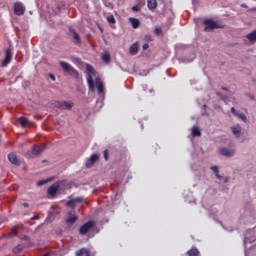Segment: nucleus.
Here are the masks:
<instances>
[{"instance_id": "obj_33", "label": "nucleus", "mask_w": 256, "mask_h": 256, "mask_svg": "<svg viewBox=\"0 0 256 256\" xmlns=\"http://www.w3.org/2000/svg\"><path fill=\"white\" fill-rule=\"evenodd\" d=\"M211 170L214 171L215 175H216L217 173H219V167H217V166H212V167H211Z\"/></svg>"}, {"instance_id": "obj_35", "label": "nucleus", "mask_w": 256, "mask_h": 256, "mask_svg": "<svg viewBox=\"0 0 256 256\" xmlns=\"http://www.w3.org/2000/svg\"><path fill=\"white\" fill-rule=\"evenodd\" d=\"M142 49H143V51H147V49H149V44L148 43L144 44L142 46Z\"/></svg>"}, {"instance_id": "obj_44", "label": "nucleus", "mask_w": 256, "mask_h": 256, "mask_svg": "<svg viewBox=\"0 0 256 256\" xmlns=\"http://www.w3.org/2000/svg\"><path fill=\"white\" fill-rule=\"evenodd\" d=\"M223 91H229V88L222 87Z\"/></svg>"}, {"instance_id": "obj_40", "label": "nucleus", "mask_w": 256, "mask_h": 256, "mask_svg": "<svg viewBox=\"0 0 256 256\" xmlns=\"http://www.w3.org/2000/svg\"><path fill=\"white\" fill-rule=\"evenodd\" d=\"M215 175H216L217 179H223V176H221V175L219 174V172L216 173Z\"/></svg>"}, {"instance_id": "obj_10", "label": "nucleus", "mask_w": 256, "mask_h": 256, "mask_svg": "<svg viewBox=\"0 0 256 256\" xmlns=\"http://www.w3.org/2000/svg\"><path fill=\"white\" fill-rule=\"evenodd\" d=\"M61 186L59 185V183H54L52 184L49 188H48V197H50L51 199H53V197H55V195H57V191H59V188Z\"/></svg>"}, {"instance_id": "obj_12", "label": "nucleus", "mask_w": 256, "mask_h": 256, "mask_svg": "<svg viewBox=\"0 0 256 256\" xmlns=\"http://www.w3.org/2000/svg\"><path fill=\"white\" fill-rule=\"evenodd\" d=\"M8 161H10L12 165H16V167H19V165H21V160H19V157H17V154H15V152L8 154Z\"/></svg>"}, {"instance_id": "obj_15", "label": "nucleus", "mask_w": 256, "mask_h": 256, "mask_svg": "<svg viewBox=\"0 0 256 256\" xmlns=\"http://www.w3.org/2000/svg\"><path fill=\"white\" fill-rule=\"evenodd\" d=\"M130 55H137L139 53V42H134L129 48Z\"/></svg>"}, {"instance_id": "obj_30", "label": "nucleus", "mask_w": 256, "mask_h": 256, "mask_svg": "<svg viewBox=\"0 0 256 256\" xmlns=\"http://www.w3.org/2000/svg\"><path fill=\"white\" fill-rule=\"evenodd\" d=\"M17 229H15V228H12L11 230H10V232H9V236L10 237H16V235H17Z\"/></svg>"}, {"instance_id": "obj_17", "label": "nucleus", "mask_w": 256, "mask_h": 256, "mask_svg": "<svg viewBox=\"0 0 256 256\" xmlns=\"http://www.w3.org/2000/svg\"><path fill=\"white\" fill-rule=\"evenodd\" d=\"M76 256H91V251H89V249L87 248H81L78 251H76L75 253Z\"/></svg>"}, {"instance_id": "obj_36", "label": "nucleus", "mask_w": 256, "mask_h": 256, "mask_svg": "<svg viewBox=\"0 0 256 256\" xmlns=\"http://www.w3.org/2000/svg\"><path fill=\"white\" fill-rule=\"evenodd\" d=\"M231 113H233V115H235L237 117L238 112H237V110H235V107L231 108Z\"/></svg>"}, {"instance_id": "obj_24", "label": "nucleus", "mask_w": 256, "mask_h": 256, "mask_svg": "<svg viewBox=\"0 0 256 256\" xmlns=\"http://www.w3.org/2000/svg\"><path fill=\"white\" fill-rule=\"evenodd\" d=\"M192 137H201V130L199 129V127L194 126L192 128Z\"/></svg>"}, {"instance_id": "obj_42", "label": "nucleus", "mask_w": 256, "mask_h": 256, "mask_svg": "<svg viewBox=\"0 0 256 256\" xmlns=\"http://www.w3.org/2000/svg\"><path fill=\"white\" fill-rule=\"evenodd\" d=\"M50 78L52 79V81H55V76L53 74H50Z\"/></svg>"}, {"instance_id": "obj_45", "label": "nucleus", "mask_w": 256, "mask_h": 256, "mask_svg": "<svg viewBox=\"0 0 256 256\" xmlns=\"http://www.w3.org/2000/svg\"><path fill=\"white\" fill-rule=\"evenodd\" d=\"M216 95H217L218 97H221V92H216Z\"/></svg>"}, {"instance_id": "obj_14", "label": "nucleus", "mask_w": 256, "mask_h": 256, "mask_svg": "<svg viewBox=\"0 0 256 256\" xmlns=\"http://www.w3.org/2000/svg\"><path fill=\"white\" fill-rule=\"evenodd\" d=\"M99 161V154H92L90 159L86 162V167H91V165Z\"/></svg>"}, {"instance_id": "obj_26", "label": "nucleus", "mask_w": 256, "mask_h": 256, "mask_svg": "<svg viewBox=\"0 0 256 256\" xmlns=\"http://www.w3.org/2000/svg\"><path fill=\"white\" fill-rule=\"evenodd\" d=\"M102 61L104 63H111V54H109V52H106L105 54H103Z\"/></svg>"}, {"instance_id": "obj_43", "label": "nucleus", "mask_w": 256, "mask_h": 256, "mask_svg": "<svg viewBox=\"0 0 256 256\" xmlns=\"http://www.w3.org/2000/svg\"><path fill=\"white\" fill-rule=\"evenodd\" d=\"M23 207H29V203H24Z\"/></svg>"}, {"instance_id": "obj_29", "label": "nucleus", "mask_w": 256, "mask_h": 256, "mask_svg": "<svg viewBox=\"0 0 256 256\" xmlns=\"http://www.w3.org/2000/svg\"><path fill=\"white\" fill-rule=\"evenodd\" d=\"M236 117H238L239 119H241L242 121H244V123H247V116H245V114H243V113H238V114H236Z\"/></svg>"}, {"instance_id": "obj_22", "label": "nucleus", "mask_w": 256, "mask_h": 256, "mask_svg": "<svg viewBox=\"0 0 256 256\" xmlns=\"http://www.w3.org/2000/svg\"><path fill=\"white\" fill-rule=\"evenodd\" d=\"M147 7L150 10L157 9V0H147Z\"/></svg>"}, {"instance_id": "obj_4", "label": "nucleus", "mask_w": 256, "mask_h": 256, "mask_svg": "<svg viewBox=\"0 0 256 256\" xmlns=\"http://www.w3.org/2000/svg\"><path fill=\"white\" fill-rule=\"evenodd\" d=\"M45 149H47L46 144H41V146H39V145L33 146L32 151L30 153V157H37V155H41V153H43V151H45Z\"/></svg>"}, {"instance_id": "obj_21", "label": "nucleus", "mask_w": 256, "mask_h": 256, "mask_svg": "<svg viewBox=\"0 0 256 256\" xmlns=\"http://www.w3.org/2000/svg\"><path fill=\"white\" fill-rule=\"evenodd\" d=\"M70 33H73V39L76 43L81 44V36H79V33L77 31L70 29Z\"/></svg>"}, {"instance_id": "obj_32", "label": "nucleus", "mask_w": 256, "mask_h": 256, "mask_svg": "<svg viewBox=\"0 0 256 256\" xmlns=\"http://www.w3.org/2000/svg\"><path fill=\"white\" fill-rule=\"evenodd\" d=\"M104 159L105 161H109V150H104Z\"/></svg>"}, {"instance_id": "obj_13", "label": "nucleus", "mask_w": 256, "mask_h": 256, "mask_svg": "<svg viewBox=\"0 0 256 256\" xmlns=\"http://www.w3.org/2000/svg\"><path fill=\"white\" fill-rule=\"evenodd\" d=\"M220 155H223L224 157H233L235 155L234 149H227V148H220Z\"/></svg>"}, {"instance_id": "obj_9", "label": "nucleus", "mask_w": 256, "mask_h": 256, "mask_svg": "<svg viewBox=\"0 0 256 256\" xmlns=\"http://www.w3.org/2000/svg\"><path fill=\"white\" fill-rule=\"evenodd\" d=\"M13 59V53L11 52V49H6L5 51V58L2 61L1 66L2 67H7L9 65V63H11V60Z\"/></svg>"}, {"instance_id": "obj_8", "label": "nucleus", "mask_w": 256, "mask_h": 256, "mask_svg": "<svg viewBox=\"0 0 256 256\" xmlns=\"http://www.w3.org/2000/svg\"><path fill=\"white\" fill-rule=\"evenodd\" d=\"M14 13L18 16L25 15V5L22 2H15Z\"/></svg>"}, {"instance_id": "obj_11", "label": "nucleus", "mask_w": 256, "mask_h": 256, "mask_svg": "<svg viewBox=\"0 0 256 256\" xmlns=\"http://www.w3.org/2000/svg\"><path fill=\"white\" fill-rule=\"evenodd\" d=\"M79 203H83V197H76L71 199L70 201H68L66 203L67 207H70V209H75V207H77V205H79Z\"/></svg>"}, {"instance_id": "obj_6", "label": "nucleus", "mask_w": 256, "mask_h": 256, "mask_svg": "<svg viewBox=\"0 0 256 256\" xmlns=\"http://www.w3.org/2000/svg\"><path fill=\"white\" fill-rule=\"evenodd\" d=\"M55 107H57V109H61L62 111H65V110L69 111L73 109V104L67 101H58L55 103Z\"/></svg>"}, {"instance_id": "obj_38", "label": "nucleus", "mask_w": 256, "mask_h": 256, "mask_svg": "<svg viewBox=\"0 0 256 256\" xmlns=\"http://www.w3.org/2000/svg\"><path fill=\"white\" fill-rule=\"evenodd\" d=\"M22 239H23V241H29V236L24 235V236L22 237Z\"/></svg>"}, {"instance_id": "obj_41", "label": "nucleus", "mask_w": 256, "mask_h": 256, "mask_svg": "<svg viewBox=\"0 0 256 256\" xmlns=\"http://www.w3.org/2000/svg\"><path fill=\"white\" fill-rule=\"evenodd\" d=\"M31 219L32 221H37V219H39V216H33Z\"/></svg>"}, {"instance_id": "obj_7", "label": "nucleus", "mask_w": 256, "mask_h": 256, "mask_svg": "<svg viewBox=\"0 0 256 256\" xmlns=\"http://www.w3.org/2000/svg\"><path fill=\"white\" fill-rule=\"evenodd\" d=\"M204 25H205L204 31L206 32L211 31L213 29H219V24H217V22L211 19L205 20Z\"/></svg>"}, {"instance_id": "obj_28", "label": "nucleus", "mask_w": 256, "mask_h": 256, "mask_svg": "<svg viewBox=\"0 0 256 256\" xmlns=\"http://www.w3.org/2000/svg\"><path fill=\"white\" fill-rule=\"evenodd\" d=\"M106 19H107L108 23H110L112 25H115L117 23V20L115 19V16H113V15L107 16Z\"/></svg>"}, {"instance_id": "obj_2", "label": "nucleus", "mask_w": 256, "mask_h": 256, "mask_svg": "<svg viewBox=\"0 0 256 256\" xmlns=\"http://www.w3.org/2000/svg\"><path fill=\"white\" fill-rule=\"evenodd\" d=\"M87 70V83L89 87V91L92 93L95 91V82L93 81V75H95V69L91 65H87L86 67Z\"/></svg>"}, {"instance_id": "obj_31", "label": "nucleus", "mask_w": 256, "mask_h": 256, "mask_svg": "<svg viewBox=\"0 0 256 256\" xmlns=\"http://www.w3.org/2000/svg\"><path fill=\"white\" fill-rule=\"evenodd\" d=\"M132 11L136 12V13H139V11H141V6L139 4L137 5H134L132 7Z\"/></svg>"}, {"instance_id": "obj_5", "label": "nucleus", "mask_w": 256, "mask_h": 256, "mask_svg": "<svg viewBox=\"0 0 256 256\" xmlns=\"http://www.w3.org/2000/svg\"><path fill=\"white\" fill-rule=\"evenodd\" d=\"M79 220V217L76 216L75 213L73 212H68V217L65 220V224L67 225V227H71L72 225H75V223H77V221Z\"/></svg>"}, {"instance_id": "obj_23", "label": "nucleus", "mask_w": 256, "mask_h": 256, "mask_svg": "<svg viewBox=\"0 0 256 256\" xmlns=\"http://www.w3.org/2000/svg\"><path fill=\"white\" fill-rule=\"evenodd\" d=\"M18 121L22 127H27V125H29V119H27V117L22 116Z\"/></svg>"}, {"instance_id": "obj_18", "label": "nucleus", "mask_w": 256, "mask_h": 256, "mask_svg": "<svg viewBox=\"0 0 256 256\" xmlns=\"http://www.w3.org/2000/svg\"><path fill=\"white\" fill-rule=\"evenodd\" d=\"M96 87L98 89V94L101 95L103 93V91H105L104 87H103V82H101V79H96Z\"/></svg>"}, {"instance_id": "obj_34", "label": "nucleus", "mask_w": 256, "mask_h": 256, "mask_svg": "<svg viewBox=\"0 0 256 256\" xmlns=\"http://www.w3.org/2000/svg\"><path fill=\"white\" fill-rule=\"evenodd\" d=\"M161 33H162L161 28H155V34L156 35H161Z\"/></svg>"}, {"instance_id": "obj_16", "label": "nucleus", "mask_w": 256, "mask_h": 256, "mask_svg": "<svg viewBox=\"0 0 256 256\" xmlns=\"http://www.w3.org/2000/svg\"><path fill=\"white\" fill-rule=\"evenodd\" d=\"M129 22L131 23L133 29H139L141 27V21L137 18L130 17Z\"/></svg>"}, {"instance_id": "obj_37", "label": "nucleus", "mask_w": 256, "mask_h": 256, "mask_svg": "<svg viewBox=\"0 0 256 256\" xmlns=\"http://www.w3.org/2000/svg\"><path fill=\"white\" fill-rule=\"evenodd\" d=\"M45 183H47V182L41 180V181H38L37 185H38L39 187H41V185H45Z\"/></svg>"}, {"instance_id": "obj_25", "label": "nucleus", "mask_w": 256, "mask_h": 256, "mask_svg": "<svg viewBox=\"0 0 256 256\" xmlns=\"http://www.w3.org/2000/svg\"><path fill=\"white\" fill-rule=\"evenodd\" d=\"M25 249V245L18 244L16 247L13 248V253L17 255V253H21Z\"/></svg>"}, {"instance_id": "obj_1", "label": "nucleus", "mask_w": 256, "mask_h": 256, "mask_svg": "<svg viewBox=\"0 0 256 256\" xmlns=\"http://www.w3.org/2000/svg\"><path fill=\"white\" fill-rule=\"evenodd\" d=\"M59 64L60 67H62L63 71H65V73H68V75H71V77H75V79L79 78V71L71 66V64L65 61H60Z\"/></svg>"}, {"instance_id": "obj_27", "label": "nucleus", "mask_w": 256, "mask_h": 256, "mask_svg": "<svg viewBox=\"0 0 256 256\" xmlns=\"http://www.w3.org/2000/svg\"><path fill=\"white\" fill-rule=\"evenodd\" d=\"M232 132L235 135V137H241V127H232Z\"/></svg>"}, {"instance_id": "obj_19", "label": "nucleus", "mask_w": 256, "mask_h": 256, "mask_svg": "<svg viewBox=\"0 0 256 256\" xmlns=\"http://www.w3.org/2000/svg\"><path fill=\"white\" fill-rule=\"evenodd\" d=\"M186 255H187V256H199V255H201V253L199 252V249H197V248H191L190 250H188V251L186 252Z\"/></svg>"}, {"instance_id": "obj_20", "label": "nucleus", "mask_w": 256, "mask_h": 256, "mask_svg": "<svg viewBox=\"0 0 256 256\" xmlns=\"http://www.w3.org/2000/svg\"><path fill=\"white\" fill-rule=\"evenodd\" d=\"M246 39L250 41V43H255L256 41V30L246 35Z\"/></svg>"}, {"instance_id": "obj_3", "label": "nucleus", "mask_w": 256, "mask_h": 256, "mask_svg": "<svg viewBox=\"0 0 256 256\" xmlns=\"http://www.w3.org/2000/svg\"><path fill=\"white\" fill-rule=\"evenodd\" d=\"M93 227H95V222L93 221H88L85 224H83L80 228H79V234L80 235H87V233L89 231H91V229H93Z\"/></svg>"}, {"instance_id": "obj_39", "label": "nucleus", "mask_w": 256, "mask_h": 256, "mask_svg": "<svg viewBox=\"0 0 256 256\" xmlns=\"http://www.w3.org/2000/svg\"><path fill=\"white\" fill-rule=\"evenodd\" d=\"M145 39H146V41H151V35H146Z\"/></svg>"}]
</instances>
